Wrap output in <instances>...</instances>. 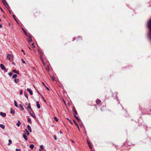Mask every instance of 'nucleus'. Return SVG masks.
Instances as JSON below:
<instances>
[{"label": "nucleus", "mask_w": 151, "mask_h": 151, "mask_svg": "<svg viewBox=\"0 0 151 151\" xmlns=\"http://www.w3.org/2000/svg\"><path fill=\"white\" fill-rule=\"evenodd\" d=\"M38 51L39 54L40 55V58L41 60L43 65H44V62L42 58V56H43V53L40 50H39Z\"/></svg>", "instance_id": "obj_1"}, {"label": "nucleus", "mask_w": 151, "mask_h": 151, "mask_svg": "<svg viewBox=\"0 0 151 151\" xmlns=\"http://www.w3.org/2000/svg\"><path fill=\"white\" fill-rule=\"evenodd\" d=\"M0 68L2 70H4V72H6L8 70L6 69L4 65L2 64H1L0 65Z\"/></svg>", "instance_id": "obj_2"}, {"label": "nucleus", "mask_w": 151, "mask_h": 151, "mask_svg": "<svg viewBox=\"0 0 151 151\" xmlns=\"http://www.w3.org/2000/svg\"><path fill=\"white\" fill-rule=\"evenodd\" d=\"M29 114L34 118H36V116L33 111L32 110H31L30 111H29Z\"/></svg>", "instance_id": "obj_3"}, {"label": "nucleus", "mask_w": 151, "mask_h": 151, "mask_svg": "<svg viewBox=\"0 0 151 151\" xmlns=\"http://www.w3.org/2000/svg\"><path fill=\"white\" fill-rule=\"evenodd\" d=\"M148 27L149 28L150 31V32H148V36L149 38L151 40V29H150L151 26H148Z\"/></svg>", "instance_id": "obj_4"}, {"label": "nucleus", "mask_w": 151, "mask_h": 151, "mask_svg": "<svg viewBox=\"0 0 151 151\" xmlns=\"http://www.w3.org/2000/svg\"><path fill=\"white\" fill-rule=\"evenodd\" d=\"M29 109L31 111L32 110V109L31 107V104L30 103H29L28 104V106L27 107V109L28 111H29Z\"/></svg>", "instance_id": "obj_5"}, {"label": "nucleus", "mask_w": 151, "mask_h": 151, "mask_svg": "<svg viewBox=\"0 0 151 151\" xmlns=\"http://www.w3.org/2000/svg\"><path fill=\"white\" fill-rule=\"evenodd\" d=\"M27 90L29 93V94L31 95H33L32 91L31 89L29 88H27Z\"/></svg>", "instance_id": "obj_6"}, {"label": "nucleus", "mask_w": 151, "mask_h": 151, "mask_svg": "<svg viewBox=\"0 0 151 151\" xmlns=\"http://www.w3.org/2000/svg\"><path fill=\"white\" fill-rule=\"evenodd\" d=\"M0 115L3 117H5L6 116V114L5 113H4L2 112H0Z\"/></svg>", "instance_id": "obj_7"}, {"label": "nucleus", "mask_w": 151, "mask_h": 151, "mask_svg": "<svg viewBox=\"0 0 151 151\" xmlns=\"http://www.w3.org/2000/svg\"><path fill=\"white\" fill-rule=\"evenodd\" d=\"M27 40L28 42H32V38L30 36H28V38L27 39Z\"/></svg>", "instance_id": "obj_8"}, {"label": "nucleus", "mask_w": 151, "mask_h": 151, "mask_svg": "<svg viewBox=\"0 0 151 151\" xmlns=\"http://www.w3.org/2000/svg\"><path fill=\"white\" fill-rule=\"evenodd\" d=\"M27 128L30 132H32V130L31 128V127L29 125H27Z\"/></svg>", "instance_id": "obj_9"}, {"label": "nucleus", "mask_w": 151, "mask_h": 151, "mask_svg": "<svg viewBox=\"0 0 151 151\" xmlns=\"http://www.w3.org/2000/svg\"><path fill=\"white\" fill-rule=\"evenodd\" d=\"M22 29L24 34L27 36H28L27 33L26 32V31L23 28H22Z\"/></svg>", "instance_id": "obj_10"}, {"label": "nucleus", "mask_w": 151, "mask_h": 151, "mask_svg": "<svg viewBox=\"0 0 151 151\" xmlns=\"http://www.w3.org/2000/svg\"><path fill=\"white\" fill-rule=\"evenodd\" d=\"M23 137L25 140H27V137L26 136V134H23Z\"/></svg>", "instance_id": "obj_11"}, {"label": "nucleus", "mask_w": 151, "mask_h": 151, "mask_svg": "<svg viewBox=\"0 0 151 151\" xmlns=\"http://www.w3.org/2000/svg\"><path fill=\"white\" fill-rule=\"evenodd\" d=\"M36 103H37V108L39 109H40V104H39V102L37 101L36 102Z\"/></svg>", "instance_id": "obj_12"}, {"label": "nucleus", "mask_w": 151, "mask_h": 151, "mask_svg": "<svg viewBox=\"0 0 151 151\" xmlns=\"http://www.w3.org/2000/svg\"><path fill=\"white\" fill-rule=\"evenodd\" d=\"M2 2L5 6L6 5L7 6L8 5V4L7 2L5 0H3L2 1Z\"/></svg>", "instance_id": "obj_13"}, {"label": "nucleus", "mask_w": 151, "mask_h": 151, "mask_svg": "<svg viewBox=\"0 0 151 151\" xmlns=\"http://www.w3.org/2000/svg\"><path fill=\"white\" fill-rule=\"evenodd\" d=\"M6 57L10 61H11V55L10 54H8L7 55Z\"/></svg>", "instance_id": "obj_14"}, {"label": "nucleus", "mask_w": 151, "mask_h": 151, "mask_svg": "<svg viewBox=\"0 0 151 151\" xmlns=\"http://www.w3.org/2000/svg\"><path fill=\"white\" fill-rule=\"evenodd\" d=\"M14 81L15 83H19V79L17 78V79H14Z\"/></svg>", "instance_id": "obj_15"}, {"label": "nucleus", "mask_w": 151, "mask_h": 151, "mask_svg": "<svg viewBox=\"0 0 151 151\" xmlns=\"http://www.w3.org/2000/svg\"><path fill=\"white\" fill-rule=\"evenodd\" d=\"M10 113L12 114H14L15 113V111L12 108L10 109Z\"/></svg>", "instance_id": "obj_16"}, {"label": "nucleus", "mask_w": 151, "mask_h": 151, "mask_svg": "<svg viewBox=\"0 0 151 151\" xmlns=\"http://www.w3.org/2000/svg\"><path fill=\"white\" fill-rule=\"evenodd\" d=\"M12 72L14 73H16L18 74H19V72L16 70H13Z\"/></svg>", "instance_id": "obj_17"}, {"label": "nucleus", "mask_w": 151, "mask_h": 151, "mask_svg": "<svg viewBox=\"0 0 151 151\" xmlns=\"http://www.w3.org/2000/svg\"><path fill=\"white\" fill-rule=\"evenodd\" d=\"M87 142H88V143L89 147L91 149V150H92V145H91V143L88 141H87Z\"/></svg>", "instance_id": "obj_18"}, {"label": "nucleus", "mask_w": 151, "mask_h": 151, "mask_svg": "<svg viewBox=\"0 0 151 151\" xmlns=\"http://www.w3.org/2000/svg\"><path fill=\"white\" fill-rule=\"evenodd\" d=\"M19 108L21 109L22 110H24V108L23 107V106L21 104L19 105Z\"/></svg>", "instance_id": "obj_19"}, {"label": "nucleus", "mask_w": 151, "mask_h": 151, "mask_svg": "<svg viewBox=\"0 0 151 151\" xmlns=\"http://www.w3.org/2000/svg\"><path fill=\"white\" fill-rule=\"evenodd\" d=\"M0 127L3 129H4L5 128L4 125L2 124H0Z\"/></svg>", "instance_id": "obj_20"}, {"label": "nucleus", "mask_w": 151, "mask_h": 151, "mask_svg": "<svg viewBox=\"0 0 151 151\" xmlns=\"http://www.w3.org/2000/svg\"><path fill=\"white\" fill-rule=\"evenodd\" d=\"M17 74H14V75H13L12 77V79H13V78H17Z\"/></svg>", "instance_id": "obj_21"}, {"label": "nucleus", "mask_w": 151, "mask_h": 151, "mask_svg": "<svg viewBox=\"0 0 151 151\" xmlns=\"http://www.w3.org/2000/svg\"><path fill=\"white\" fill-rule=\"evenodd\" d=\"M27 120H28V122H29L30 123H32L31 119L29 117H28L27 118Z\"/></svg>", "instance_id": "obj_22"}, {"label": "nucleus", "mask_w": 151, "mask_h": 151, "mask_svg": "<svg viewBox=\"0 0 151 151\" xmlns=\"http://www.w3.org/2000/svg\"><path fill=\"white\" fill-rule=\"evenodd\" d=\"M14 105H15V106L17 107H18V106L17 103V101L15 100L14 101Z\"/></svg>", "instance_id": "obj_23"}, {"label": "nucleus", "mask_w": 151, "mask_h": 151, "mask_svg": "<svg viewBox=\"0 0 151 151\" xmlns=\"http://www.w3.org/2000/svg\"><path fill=\"white\" fill-rule=\"evenodd\" d=\"M21 123L20 122L19 120L18 121V123L17 124V126L19 127L20 126V124H21Z\"/></svg>", "instance_id": "obj_24"}, {"label": "nucleus", "mask_w": 151, "mask_h": 151, "mask_svg": "<svg viewBox=\"0 0 151 151\" xmlns=\"http://www.w3.org/2000/svg\"><path fill=\"white\" fill-rule=\"evenodd\" d=\"M34 147V145L33 144H31L29 146V147L30 148L32 149H33Z\"/></svg>", "instance_id": "obj_25"}, {"label": "nucleus", "mask_w": 151, "mask_h": 151, "mask_svg": "<svg viewBox=\"0 0 151 151\" xmlns=\"http://www.w3.org/2000/svg\"><path fill=\"white\" fill-rule=\"evenodd\" d=\"M50 77L52 80V81H54L55 80V78L54 76H52L50 75Z\"/></svg>", "instance_id": "obj_26"}, {"label": "nucleus", "mask_w": 151, "mask_h": 151, "mask_svg": "<svg viewBox=\"0 0 151 151\" xmlns=\"http://www.w3.org/2000/svg\"><path fill=\"white\" fill-rule=\"evenodd\" d=\"M74 117L78 121H80V119L76 115H74Z\"/></svg>", "instance_id": "obj_27"}, {"label": "nucleus", "mask_w": 151, "mask_h": 151, "mask_svg": "<svg viewBox=\"0 0 151 151\" xmlns=\"http://www.w3.org/2000/svg\"><path fill=\"white\" fill-rule=\"evenodd\" d=\"M24 96L27 98V99H28V96L27 94L25 92H24Z\"/></svg>", "instance_id": "obj_28"}, {"label": "nucleus", "mask_w": 151, "mask_h": 151, "mask_svg": "<svg viewBox=\"0 0 151 151\" xmlns=\"http://www.w3.org/2000/svg\"><path fill=\"white\" fill-rule=\"evenodd\" d=\"M101 102V101L99 99H98V100L96 101V103L97 104H98L99 103H100Z\"/></svg>", "instance_id": "obj_29"}, {"label": "nucleus", "mask_w": 151, "mask_h": 151, "mask_svg": "<svg viewBox=\"0 0 151 151\" xmlns=\"http://www.w3.org/2000/svg\"><path fill=\"white\" fill-rule=\"evenodd\" d=\"M9 143L8 144V145H9L12 143V141L11 139L9 140Z\"/></svg>", "instance_id": "obj_30"}, {"label": "nucleus", "mask_w": 151, "mask_h": 151, "mask_svg": "<svg viewBox=\"0 0 151 151\" xmlns=\"http://www.w3.org/2000/svg\"><path fill=\"white\" fill-rule=\"evenodd\" d=\"M73 111H74V115L75 114L76 115H77V112L75 109L73 110Z\"/></svg>", "instance_id": "obj_31"}, {"label": "nucleus", "mask_w": 151, "mask_h": 151, "mask_svg": "<svg viewBox=\"0 0 151 151\" xmlns=\"http://www.w3.org/2000/svg\"><path fill=\"white\" fill-rule=\"evenodd\" d=\"M82 40V37H78V38L77 39V41H78L79 40Z\"/></svg>", "instance_id": "obj_32"}, {"label": "nucleus", "mask_w": 151, "mask_h": 151, "mask_svg": "<svg viewBox=\"0 0 151 151\" xmlns=\"http://www.w3.org/2000/svg\"><path fill=\"white\" fill-rule=\"evenodd\" d=\"M54 119H55V120L56 121V122H58V119H57V117H54Z\"/></svg>", "instance_id": "obj_33"}, {"label": "nucleus", "mask_w": 151, "mask_h": 151, "mask_svg": "<svg viewBox=\"0 0 151 151\" xmlns=\"http://www.w3.org/2000/svg\"><path fill=\"white\" fill-rule=\"evenodd\" d=\"M5 6L6 7L7 9H9V8H10V7H9V5H8H8H7V6L6 5V6Z\"/></svg>", "instance_id": "obj_34"}, {"label": "nucleus", "mask_w": 151, "mask_h": 151, "mask_svg": "<svg viewBox=\"0 0 151 151\" xmlns=\"http://www.w3.org/2000/svg\"><path fill=\"white\" fill-rule=\"evenodd\" d=\"M25 130L27 134L28 135H29V133L28 132V131L27 129H25Z\"/></svg>", "instance_id": "obj_35"}, {"label": "nucleus", "mask_w": 151, "mask_h": 151, "mask_svg": "<svg viewBox=\"0 0 151 151\" xmlns=\"http://www.w3.org/2000/svg\"><path fill=\"white\" fill-rule=\"evenodd\" d=\"M13 73L12 72H10L8 73V74L9 76H11L12 75H13Z\"/></svg>", "instance_id": "obj_36"}, {"label": "nucleus", "mask_w": 151, "mask_h": 151, "mask_svg": "<svg viewBox=\"0 0 151 151\" xmlns=\"http://www.w3.org/2000/svg\"><path fill=\"white\" fill-rule=\"evenodd\" d=\"M53 137L55 139V140H57V137H56V136L55 135H54L53 136Z\"/></svg>", "instance_id": "obj_37"}, {"label": "nucleus", "mask_w": 151, "mask_h": 151, "mask_svg": "<svg viewBox=\"0 0 151 151\" xmlns=\"http://www.w3.org/2000/svg\"><path fill=\"white\" fill-rule=\"evenodd\" d=\"M43 145H42L40 146V147L41 149L43 150Z\"/></svg>", "instance_id": "obj_38"}, {"label": "nucleus", "mask_w": 151, "mask_h": 151, "mask_svg": "<svg viewBox=\"0 0 151 151\" xmlns=\"http://www.w3.org/2000/svg\"><path fill=\"white\" fill-rule=\"evenodd\" d=\"M22 60L23 63L26 64V63L25 61L23 60V59H22Z\"/></svg>", "instance_id": "obj_39"}, {"label": "nucleus", "mask_w": 151, "mask_h": 151, "mask_svg": "<svg viewBox=\"0 0 151 151\" xmlns=\"http://www.w3.org/2000/svg\"><path fill=\"white\" fill-rule=\"evenodd\" d=\"M13 17L14 18V19L15 20H16V19H15V16L14 15H13Z\"/></svg>", "instance_id": "obj_40"}, {"label": "nucleus", "mask_w": 151, "mask_h": 151, "mask_svg": "<svg viewBox=\"0 0 151 151\" xmlns=\"http://www.w3.org/2000/svg\"><path fill=\"white\" fill-rule=\"evenodd\" d=\"M45 87L46 88V89H47V90L48 91L50 90L49 88L48 87H47L46 86H45Z\"/></svg>", "instance_id": "obj_41"}, {"label": "nucleus", "mask_w": 151, "mask_h": 151, "mask_svg": "<svg viewBox=\"0 0 151 151\" xmlns=\"http://www.w3.org/2000/svg\"><path fill=\"white\" fill-rule=\"evenodd\" d=\"M22 92L21 90L20 91V94L22 95Z\"/></svg>", "instance_id": "obj_42"}, {"label": "nucleus", "mask_w": 151, "mask_h": 151, "mask_svg": "<svg viewBox=\"0 0 151 151\" xmlns=\"http://www.w3.org/2000/svg\"><path fill=\"white\" fill-rule=\"evenodd\" d=\"M16 151H21V150L20 149H16Z\"/></svg>", "instance_id": "obj_43"}, {"label": "nucleus", "mask_w": 151, "mask_h": 151, "mask_svg": "<svg viewBox=\"0 0 151 151\" xmlns=\"http://www.w3.org/2000/svg\"><path fill=\"white\" fill-rule=\"evenodd\" d=\"M42 98H43V101H44L45 102H46V101L45 100V99H44V97H42Z\"/></svg>", "instance_id": "obj_44"}, {"label": "nucleus", "mask_w": 151, "mask_h": 151, "mask_svg": "<svg viewBox=\"0 0 151 151\" xmlns=\"http://www.w3.org/2000/svg\"><path fill=\"white\" fill-rule=\"evenodd\" d=\"M74 123H75V124L77 126H78V124L75 122V121L74 120L73 121Z\"/></svg>", "instance_id": "obj_45"}, {"label": "nucleus", "mask_w": 151, "mask_h": 151, "mask_svg": "<svg viewBox=\"0 0 151 151\" xmlns=\"http://www.w3.org/2000/svg\"><path fill=\"white\" fill-rule=\"evenodd\" d=\"M32 46H33V47L35 48V46L34 45V43H32L31 44Z\"/></svg>", "instance_id": "obj_46"}, {"label": "nucleus", "mask_w": 151, "mask_h": 151, "mask_svg": "<svg viewBox=\"0 0 151 151\" xmlns=\"http://www.w3.org/2000/svg\"><path fill=\"white\" fill-rule=\"evenodd\" d=\"M2 27V25L1 24H0V28H1Z\"/></svg>", "instance_id": "obj_47"}, {"label": "nucleus", "mask_w": 151, "mask_h": 151, "mask_svg": "<svg viewBox=\"0 0 151 151\" xmlns=\"http://www.w3.org/2000/svg\"><path fill=\"white\" fill-rule=\"evenodd\" d=\"M42 83L43 85L44 86H45V84L43 82H42Z\"/></svg>", "instance_id": "obj_48"}, {"label": "nucleus", "mask_w": 151, "mask_h": 151, "mask_svg": "<svg viewBox=\"0 0 151 151\" xmlns=\"http://www.w3.org/2000/svg\"><path fill=\"white\" fill-rule=\"evenodd\" d=\"M9 12L10 13V14H11V10H10L9 9Z\"/></svg>", "instance_id": "obj_49"}, {"label": "nucleus", "mask_w": 151, "mask_h": 151, "mask_svg": "<svg viewBox=\"0 0 151 151\" xmlns=\"http://www.w3.org/2000/svg\"><path fill=\"white\" fill-rule=\"evenodd\" d=\"M60 133L62 134H63V133L60 130Z\"/></svg>", "instance_id": "obj_50"}, {"label": "nucleus", "mask_w": 151, "mask_h": 151, "mask_svg": "<svg viewBox=\"0 0 151 151\" xmlns=\"http://www.w3.org/2000/svg\"><path fill=\"white\" fill-rule=\"evenodd\" d=\"M67 119L68 120L69 122H70V120L68 118H67Z\"/></svg>", "instance_id": "obj_51"}, {"label": "nucleus", "mask_w": 151, "mask_h": 151, "mask_svg": "<svg viewBox=\"0 0 151 151\" xmlns=\"http://www.w3.org/2000/svg\"><path fill=\"white\" fill-rule=\"evenodd\" d=\"M12 64H13L14 65H15V63L14 62H13V63H12Z\"/></svg>", "instance_id": "obj_52"}, {"label": "nucleus", "mask_w": 151, "mask_h": 151, "mask_svg": "<svg viewBox=\"0 0 151 151\" xmlns=\"http://www.w3.org/2000/svg\"><path fill=\"white\" fill-rule=\"evenodd\" d=\"M0 9L1 10V11H2V12H3V10H2V9L1 7H0Z\"/></svg>", "instance_id": "obj_53"}, {"label": "nucleus", "mask_w": 151, "mask_h": 151, "mask_svg": "<svg viewBox=\"0 0 151 151\" xmlns=\"http://www.w3.org/2000/svg\"><path fill=\"white\" fill-rule=\"evenodd\" d=\"M47 70V71H49V69H48V68L47 69H46Z\"/></svg>", "instance_id": "obj_54"}, {"label": "nucleus", "mask_w": 151, "mask_h": 151, "mask_svg": "<svg viewBox=\"0 0 151 151\" xmlns=\"http://www.w3.org/2000/svg\"><path fill=\"white\" fill-rule=\"evenodd\" d=\"M21 51H22V52H24V50H21Z\"/></svg>", "instance_id": "obj_55"}, {"label": "nucleus", "mask_w": 151, "mask_h": 151, "mask_svg": "<svg viewBox=\"0 0 151 151\" xmlns=\"http://www.w3.org/2000/svg\"><path fill=\"white\" fill-rule=\"evenodd\" d=\"M71 141H72L73 142V143H74V142L72 140H71Z\"/></svg>", "instance_id": "obj_56"}, {"label": "nucleus", "mask_w": 151, "mask_h": 151, "mask_svg": "<svg viewBox=\"0 0 151 151\" xmlns=\"http://www.w3.org/2000/svg\"><path fill=\"white\" fill-rule=\"evenodd\" d=\"M39 151H42V150H41V149H39Z\"/></svg>", "instance_id": "obj_57"}, {"label": "nucleus", "mask_w": 151, "mask_h": 151, "mask_svg": "<svg viewBox=\"0 0 151 151\" xmlns=\"http://www.w3.org/2000/svg\"><path fill=\"white\" fill-rule=\"evenodd\" d=\"M78 128V129H79V126H78H78H77Z\"/></svg>", "instance_id": "obj_58"}, {"label": "nucleus", "mask_w": 151, "mask_h": 151, "mask_svg": "<svg viewBox=\"0 0 151 151\" xmlns=\"http://www.w3.org/2000/svg\"><path fill=\"white\" fill-rule=\"evenodd\" d=\"M28 48L29 49H30V48L29 47V46H28Z\"/></svg>", "instance_id": "obj_59"}, {"label": "nucleus", "mask_w": 151, "mask_h": 151, "mask_svg": "<svg viewBox=\"0 0 151 151\" xmlns=\"http://www.w3.org/2000/svg\"><path fill=\"white\" fill-rule=\"evenodd\" d=\"M75 39H76V38H74V39H73V41Z\"/></svg>", "instance_id": "obj_60"}, {"label": "nucleus", "mask_w": 151, "mask_h": 151, "mask_svg": "<svg viewBox=\"0 0 151 151\" xmlns=\"http://www.w3.org/2000/svg\"><path fill=\"white\" fill-rule=\"evenodd\" d=\"M24 55H25V53H24Z\"/></svg>", "instance_id": "obj_61"}, {"label": "nucleus", "mask_w": 151, "mask_h": 151, "mask_svg": "<svg viewBox=\"0 0 151 151\" xmlns=\"http://www.w3.org/2000/svg\"><path fill=\"white\" fill-rule=\"evenodd\" d=\"M150 111H151V109H150Z\"/></svg>", "instance_id": "obj_62"}, {"label": "nucleus", "mask_w": 151, "mask_h": 151, "mask_svg": "<svg viewBox=\"0 0 151 151\" xmlns=\"http://www.w3.org/2000/svg\"><path fill=\"white\" fill-rule=\"evenodd\" d=\"M92 151H94L93 150H92Z\"/></svg>", "instance_id": "obj_63"}, {"label": "nucleus", "mask_w": 151, "mask_h": 151, "mask_svg": "<svg viewBox=\"0 0 151 151\" xmlns=\"http://www.w3.org/2000/svg\"><path fill=\"white\" fill-rule=\"evenodd\" d=\"M30 151H31V150H30Z\"/></svg>", "instance_id": "obj_64"}]
</instances>
